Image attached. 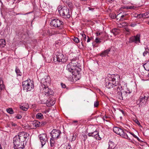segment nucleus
Wrapping results in <instances>:
<instances>
[{
  "instance_id": "obj_36",
  "label": "nucleus",
  "mask_w": 149,
  "mask_h": 149,
  "mask_svg": "<svg viewBox=\"0 0 149 149\" xmlns=\"http://www.w3.org/2000/svg\"><path fill=\"white\" fill-rule=\"evenodd\" d=\"M6 111L8 113L10 114H12L13 113V111L11 108H9L7 109Z\"/></svg>"
},
{
  "instance_id": "obj_51",
  "label": "nucleus",
  "mask_w": 149,
  "mask_h": 149,
  "mask_svg": "<svg viewBox=\"0 0 149 149\" xmlns=\"http://www.w3.org/2000/svg\"><path fill=\"white\" fill-rule=\"evenodd\" d=\"M49 102L50 103V105H53L55 103V102L53 101L52 100H50Z\"/></svg>"
},
{
  "instance_id": "obj_9",
  "label": "nucleus",
  "mask_w": 149,
  "mask_h": 149,
  "mask_svg": "<svg viewBox=\"0 0 149 149\" xmlns=\"http://www.w3.org/2000/svg\"><path fill=\"white\" fill-rule=\"evenodd\" d=\"M140 35L137 34L135 36H132L129 39V42L130 43L134 42L136 44H139L140 43Z\"/></svg>"
},
{
  "instance_id": "obj_32",
  "label": "nucleus",
  "mask_w": 149,
  "mask_h": 149,
  "mask_svg": "<svg viewBox=\"0 0 149 149\" xmlns=\"http://www.w3.org/2000/svg\"><path fill=\"white\" fill-rule=\"evenodd\" d=\"M56 139H54L52 138H51L50 141V144L51 146L53 147L54 146L55 143V140Z\"/></svg>"
},
{
  "instance_id": "obj_8",
  "label": "nucleus",
  "mask_w": 149,
  "mask_h": 149,
  "mask_svg": "<svg viewBox=\"0 0 149 149\" xmlns=\"http://www.w3.org/2000/svg\"><path fill=\"white\" fill-rule=\"evenodd\" d=\"M38 137L42 147L48 142V136L46 134L43 133L40 134Z\"/></svg>"
},
{
  "instance_id": "obj_15",
  "label": "nucleus",
  "mask_w": 149,
  "mask_h": 149,
  "mask_svg": "<svg viewBox=\"0 0 149 149\" xmlns=\"http://www.w3.org/2000/svg\"><path fill=\"white\" fill-rule=\"evenodd\" d=\"M73 65L70 63L67 65V69L70 72L72 73V75H76L75 72H74V69Z\"/></svg>"
},
{
  "instance_id": "obj_27",
  "label": "nucleus",
  "mask_w": 149,
  "mask_h": 149,
  "mask_svg": "<svg viewBox=\"0 0 149 149\" xmlns=\"http://www.w3.org/2000/svg\"><path fill=\"white\" fill-rule=\"evenodd\" d=\"M145 49V51L143 53V55L144 56H146L148 54H149V49H148L147 46H146V47H144Z\"/></svg>"
},
{
  "instance_id": "obj_12",
  "label": "nucleus",
  "mask_w": 149,
  "mask_h": 149,
  "mask_svg": "<svg viewBox=\"0 0 149 149\" xmlns=\"http://www.w3.org/2000/svg\"><path fill=\"white\" fill-rule=\"evenodd\" d=\"M57 61L60 62L65 63L67 61V58L64 56L61 53H58L56 55Z\"/></svg>"
},
{
  "instance_id": "obj_5",
  "label": "nucleus",
  "mask_w": 149,
  "mask_h": 149,
  "mask_svg": "<svg viewBox=\"0 0 149 149\" xmlns=\"http://www.w3.org/2000/svg\"><path fill=\"white\" fill-rule=\"evenodd\" d=\"M16 136L13 139V144L15 149H23L24 148V143L22 142Z\"/></svg>"
},
{
  "instance_id": "obj_41",
  "label": "nucleus",
  "mask_w": 149,
  "mask_h": 149,
  "mask_svg": "<svg viewBox=\"0 0 149 149\" xmlns=\"http://www.w3.org/2000/svg\"><path fill=\"white\" fill-rule=\"evenodd\" d=\"M143 14L144 18H147L149 17V12H146Z\"/></svg>"
},
{
  "instance_id": "obj_38",
  "label": "nucleus",
  "mask_w": 149,
  "mask_h": 149,
  "mask_svg": "<svg viewBox=\"0 0 149 149\" xmlns=\"http://www.w3.org/2000/svg\"><path fill=\"white\" fill-rule=\"evenodd\" d=\"M73 40L75 42L77 43H78L80 42L79 40V38L76 37H74L73 38Z\"/></svg>"
},
{
  "instance_id": "obj_48",
  "label": "nucleus",
  "mask_w": 149,
  "mask_h": 149,
  "mask_svg": "<svg viewBox=\"0 0 149 149\" xmlns=\"http://www.w3.org/2000/svg\"><path fill=\"white\" fill-rule=\"evenodd\" d=\"M142 17L144 18V16L143 15V14H138L137 18H141Z\"/></svg>"
},
{
  "instance_id": "obj_49",
  "label": "nucleus",
  "mask_w": 149,
  "mask_h": 149,
  "mask_svg": "<svg viewBox=\"0 0 149 149\" xmlns=\"http://www.w3.org/2000/svg\"><path fill=\"white\" fill-rule=\"evenodd\" d=\"M136 25V24L135 22H134L131 23L130 25V26L132 27H134Z\"/></svg>"
},
{
  "instance_id": "obj_45",
  "label": "nucleus",
  "mask_w": 149,
  "mask_h": 149,
  "mask_svg": "<svg viewBox=\"0 0 149 149\" xmlns=\"http://www.w3.org/2000/svg\"><path fill=\"white\" fill-rule=\"evenodd\" d=\"M83 38V40L84 41H86V35L84 33L81 34Z\"/></svg>"
},
{
  "instance_id": "obj_37",
  "label": "nucleus",
  "mask_w": 149,
  "mask_h": 149,
  "mask_svg": "<svg viewBox=\"0 0 149 149\" xmlns=\"http://www.w3.org/2000/svg\"><path fill=\"white\" fill-rule=\"evenodd\" d=\"M129 133L131 134L136 139L138 140V141H139V142L141 141V140L139 139V138L136 135H135L133 133L129 132Z\"/></svg>"
},
{
  "instance_id": "obj_11",
  "label": "nucleus",
  "mask_w": 149,
  "mask_h": 149,
  "mask_svg": "<svg viewBox=\"0 0 149 149\" xmlns=\"http://www.w3.org/2000/svg\"><path fill=\"white\" fill-rule=\"evenodd\" d=\"M28 134L27 133L24 132H19L17 135H16L18 138L22 141V142L24 143L28 136Z\"/></svg>"
},
{
  "instance_id": "obj_25",
  "label": "nucleus",
  "mask_w": 149,
  "mask_h": 149,
  "mask_svg": "<svg viewBox=\"0 0 149 149\" xmlns=\"http://www.w3.org/2000/svg\"><path fill=\"white\" fill-rule=\"evenodd\" d=\"M111 32L113 34L114 36H116L119 33L118 29L116 28H114L111 31Z\"/></svg>"
},
{
  "instance_id": "obj_22",
  "label": "nucleus",
  "mask_w": 149,
  "mask_h": 149,
  "mask_svg": "<svg viewBox=\"0 0 149 149\" xmlns=\"http://www.w3.org/2000/svg\"><path fill=\"white\" fill-rule=\"evenodd\" d=\"M6 45V41L4 39L0 40V48H1L4 47Z\"/></svg>"
},
{
  "instance_id": "obj_62",
  "label": "nucleus",
  "mask_w": 149,
  "mask_h": 149,
  "mask_svg": "<svg viewBox=\"0 0 149 149\" xmlns=\"http://www.w3.org/2000/svg\"><path fill=\"white\" fill-rule=\"evenodd\" d=\"M11 124L14 127H15L17 125V124L15 123H12Z\"/></svg>"
},
{
  "instance_id": "obj_57",
  "label": "nucleus",
  "mask_w": 149,
  "mask_h": 149,
  "mask_svg": "<svg viewBox=\"0 0 149 149\" xmlns=\"http://www.w3.org/2000/svg\"><path fill=\"white\" fill-rule=\"evenodd\" d=\"M41 125H42V126H43L45 125L46 124V122H41Z\"/></svg>"
},
{
  "instance_id": "obj_26",
  "label": "nucleus",
  "mask_w": 149,
  "mask_h": 149,
  "mask_svg": "<svg viewBox=\"0 0 149 149\" xmlns=\"http://www.w3.org/2000/svg\"><path fill=\"white\" fill-rule=\"evenodd\" d=\"M77 136L75 133L70 134V139L71 141H74L76 138Z\"/></svg>"
},
{
  "instance_id": "obj_47",
  "label": "nucleus",
  "mask_w": 149,
  "mask_h": 149,
  "mask_svg": "<svg viewBox=\"0 0 149 149\" xmlns=\"http://www.w3.org/2000/svg\"><path fill=\"white\" fill-rule=\"evenodd\" d=\"M134 120L136 122V123L138 125H140V123L139 120L136 118L134 119Z\"/></svg>"
},
{
  "instance_id": "obj_31",
  "label": "nucleus",
  "mask_w": 149,
  "mask_h": 149,
  "mask_svg": "<svg viewBox=\"0 0 149 149\" xmlns=\"http://www.w3.org/2000/svg\"><path fill=\"white\" fill-rule=\"evenodd\" d=\"M4 88V85L3 84V82L1 78L0 77V89L2 90Z\"/></svg>"
},
{
  "instance_id": "obj_34",
  "label": "nucleus",
  "mask_w": 149,
  "mask_h": 149,
  "mask_svg": "<svg viewBox=\"0 0 149 149\" xmlns=\"http://www.w3.org/2000/svg\"><path fill=\"white\" fill-rule=\"evenodd\" d=\"M66 5L71 9L73 8V5L72 3L70 2H68L66 3Z\"/></svg>"
},
{
  "instance_id": "obj_33",
  "label": "nucleus",
  "mask_w": 149,
  "mask_h": 149,
  "mask_svg": "<svg viewBox=\"0 0 149 149\" xmlns=\"http://www.w3.org/2000/svg\"><path fill=\"white\" fill-rule=\"evenodd\" d=\"M102 39L99 38L98 37H96L95 40V42L97 44L100 43L101 42V40Z\"/></svg>"
},
{
  "instance_id": "obj_54",
  "label": "nucleus",
  "mask_w": 149,
  "mask_h": 149,
  "mask_svg": "<svg viewBox=\"0 0 149 149\" xmlns=\"http://www.w3.org/2000/svg\"><path fill=\"white\" fill-rule=\"evenodd\" d=\"M22 116L20 115H17L15 117V118L18 119H20L22 118Z\"/></svg>"
},
{
  "instance_id": "obj_7",
  "label": "nucleus",
  "mask_w": 149,
  "mask_h": 149,
  "mask_svg": "<svg viewBox=\"0 0 149 149\" xmlns=\"http://www.w3.org/2000/svg\"><path fill=\"white\" fill-rule=\"evenodd\" d=\"M149 97V94L148 92L146 93L143 95V96H141L140 97L136 102L138 105L139 104V107H140V105L142 106L145 104L147 101Z\"/></svg>"
},
{
  "instance_id": "obj_21",
  "label": "nucleus",
  "mask_w": 149,
  "mask_h": 149,
  "mask_svg": "<svg viewBox=\"0 0 149 149\" xmlns=\"http://www.w3.org/2000/svg\"><path fill=\"white\" fill-rule=\"evenodd\" d=\"M77 59V57H74L73 58L71 59V64L73 65V67H77L78 63L76 61Z\"/></svg>"
},
{
  "instance_id": "obj_18",
  "label": "nucleus",
  "mask_w": 149,
  "mask_h": 149,
  "mask_svg": "<svg viewBox=\"0 0 149 149\" xmlns=\"http://www.w3.org/2000/svg\"><path fill=\"white\" fill-rule=\"evenodd\" d=\"M97 129H96V130L94 132H91L92 133H88V135L89 136L91 137H93L95 136L96 139H97L98 137H99V131Z\"/></svg>"
},
{
  "instance_id": "obj_13",
  "label": "nucleus",
  "mask_w": 149,
  "mask_h": 149,
  "mask_svg": "<svg viewBox=\"0 0 149 149\" xmlns=\"http://www.w3.org/2000/svg\"><path fill=\"white\" fill-rule=\"evenodd\" d=\"M42 91L45 95H52L54 94V92L52 90L49 89L48 86H45L42 85Z\"/></svg>"
},
{
  "instance_id": "obj_23",
  "label": "nucleus",
  "mask_w": 149,
  "mask_h": 149,
  "mask_svg": "<svg viewBox=\"0 0 149 149\" xmlns=\"http://www.w3.org/2000/svg\"><path fill=\"white\" fill-rule=\"evenodd\" d=\"M32 124L33 125V127H37L40 126V123L38 121L34 120L33 121Z\"/></svg>"
},
{
  "instance_id": "obj_16",
  "label": "nucleus",
  "mask_w": 149,
  "mask_h": 149,
  "mask_svg": "<svg viewBox=\"0 0 149 149\" xmlns=\"http://www.w3.org/2000/svg\"><path fill=\"white\" fill-rule=\"evenodd\" d=\"M119 87L120 88V90H116L115 92H117V97L118 98L121 100H123V94L122 93V92L121 91V88H122V87L121 86H119Z\"/></svg>"
},
{
  "instance_id": "obj_2",
  "label": "nucleus",
  "mask_w": 149,
  "mask_h": 149,
  "mask_svg": "<svg viewBox=\"0 0 149 149\" xmlns=\"http://www.w3.org/2000/svg\"><path fill=\"white\" fill-rule=\"evenodd\" d=\"M63 22L60 20L56 19L52 20L50 24L53 26L57 28L58 30L54 31V33L56 34L61 33L64 29L63 28Z\"/></svg>"
},
{
  "instance_id": "obj_10",
  "label": "nucleus",
  "mask_w": 149,
  "mask_h": 149,
  "mask_svg": "<svg viewBox=\"0 0 149 149\" xmlns=\"http://www.w3.org/2000/svg\"><path fill=\"white\" fill-rule=\"evenodd\" d=\"M61 134V132L59 130L53 129L50 133V134L52 138L54 139H57L60 138Z\"/></svg>"
},
{
  "instance_id": "obj_56",
  "label": "nucleus",
  "mask_w": 149,
  "mask_h": 149,
  "mask_svg": "<svg viewBox=\"0 0 149 149\" xmlns=\"http://www.w3.org/2000/svg\"><path fill=\"white\" fill-rule=\"evenodd\" d=\"M83 137L84 138V141L86 140L87 138V135H84L83 136Z\"/></svg>"
},
{
  "instance_id": "obj_64",
  "label": "nucleus",
  "mask_w": 149,
  "mask_h": 149,
  "mask_svg": "<svg viewBox=\"0 0 149 149\" xmlns=\"http://www.w3.org/2000/svg\"><path fill=\"white\" fill-rule=\"evenodd\" d=\"M125 16L124 15H122L121 16V17L120 18V20H123L122 19H123V17Z\"/></svg>"
},
{
  "instance_id": "obj_39",
  "label": "nucleus",
  "mask_w": 149,
  "mask_h": 149,
  "mask_svg": "<svg viewBox=\"0 0 149 149\" xmlns=\"http://www.w3.org/2000/svg\"><path fill=\"white\" fill-rule=\"evenodd\" d=\"M102 118L104 121H106L107 122H109V120H106L105 119H109V117L105 116L103 117H102Z\"/></svg>"
},
{
  "instance_id": "obj_44",
  "label": "nucleus",
  "mask_w": 149,
  "mask_h": 149,
  "mask_svg": "<svg viewBox=\"0 0 149 149\" xmlns=\"http://www.w3.org/2000/svg\"><path fill=\"white\" fill-rule=\"evenodd\" d=\"M99 102L97 101H96L94 102V106L95 107H97L99 106Z\"/></svg>"
},
{
  "instance_id": "obj_61",
  "label": "nucleus",
  "mask_w": 149,
  "mask_h": 149,
  "mask_svg": "<svg viewBox=\"0 0 149 149\" xmlns=\"http://www.w3.org/2000/svg\"><path fill=\"white\" fill-rule=\"evenodd\" d=\"M134 17H137L138 14L136 13H135L133 15Z\"/></svg>"
},
{
  "instance_id": "obj_6",
  "label": "nucleus",
  "mask_w": 149,
  "mask_h": 149,
  "mask_svg": "<svg viewBox=\"0 0 149 149\" xmlns=\"http://www.w3.org/2000/svg\"><path fill=\"white\" fill-rule=\"evenodd\" d=\"M22 86L24 90L26 91L31 90L34 88V84L30 79L24 81L22 83Z\"/></svg>"
},
{
  "instance_id": "obj_53",
  "label": "nucleus",
  "mask_w": 149,
  "mask_h": 149,
  "mask_svg": "<svg viewBox=\"0 0 149 149\" xmlns=\"http://www.w3.org/2000/svg\"><path fill=\"white\" fill-rule=\"evenodd\" d=\"M125 31L126 32H130V30L127 27H125L124 29V31Z\"/></svg>"
},
{
  "instance_id": "obj_52",
  "label": "nucleus",
  "mask_w": 149,
  "mask_h": 149,
  "mask_svg": "<svg viewBox=\"0 0 149 149\" xmlns=\"http://www.w3.org/2000/svg\"><path fill=\"white\" fill-rule=\"evenodd\" d=\"M117 26L119 28H122L123 27L122 23H117Z\"/></svg>"
},
{
  "instance_id": "obj_63",
  "label": "nucleus",
  "mask_w": 149,
  "mask_h": 149,
  "mask_svg": "<svg viewBox=\"0 0 149 149\" xmlns=\"http://www.w3.org/2000/svg\"><path fill=\"white\" fill-rule=\"evenodd\" d=\"M88 8L89 9V10L93 11L94 10V8H93L88 7Z\"/></svg>"
},
{
  "instance_id": "obj_30",
  "label": "nucleus",
  "mask_w": 149,
  "mask_h": 149,
  "mask_svg": "<svg viewBox=\"0 0 149 149\" xmlns=\"http://www.w3.org/2000/svg\"><path fill=\"white\" fill-rule=\"evenodd\" d=\"M36 118L38 119H42L44 118L43 114L41 113H38L36 116Z\"/></svg>"
},
{
  "instance_id": "obj_40",
  "label": "nucleus",
  "mask_w": 149,
  "mask_h": 149,
  "mask_svg": "<svg viewBox=\"0 0 149 149\" xmlns=\"http://www.w3.org/2000/svg\"><path fill=\"white\" fill-rule=\"evenodd\" d=\"M148 64L147 63L144 64L143 66L145 69L146 70H149L148 68Z\"/></svg>"
},
{
  "instance_id": "obj_55",
  "label": "nucleus",
  "mask_w": 149,
  "mask_h": 149,
  "mask_svg": "<svg viewBox=\"0 0 149 149\" xmlns=\"http://www.w3.org/2000/svg\"><path fill=\"white\" fill-rule=\"evenodd\" d=\"M61 85L62 87L63 88H65L66 87V86H65V84L63 83H61Z\"/></svg>"
},
{
  "instance_id": "obj_43",
  "label": "nucleus",
  "mask_w": 149,
  "mask_h": 149,
  "mask_svg": "<svg viewBox=\"0 0 149 149\" xmlns=\"http://www.w3.org/2000/svg\"><path fill=\"white\" fill-rule=\"evenodd\" d=\"M119 15V14L117 16H116V15L115 14H112L110 15V17L112 19H114L116 18Z\"/></svg>"
},
{
  "instance_id": "obj_14",
  "label": "nucleus",
  "mask_w": 149,
  "mask_h": 149,
  "mask_svg": "<svg viewBox=\"0 0 149 149\" xmlns=\"http://www.w3.org/2000/svg\"><path fill=\"white\" fill-rule=\"evenodd\" d=\"M51 79L49 77L46 76L41 80V85L48 86L50 84Z\"/></svg>"
},
{
  "instance_id": "obj_1",
  "label": "nucleus",
  "mask_w": 149,
  "mask_h": 149,
  "mask_svg": "<svg viewBox=\"0 0 149 149\" xmlns=\"http://www.w3.org/2000/svg\"><path fill=\"white\" fill-rule=\"evenodd\" d=\"M120 79V76L118 74H109L105 79V87L109 89L113 88L115 90H120L119 85L116 84V82H118Z\"/></svg>"
},
{
  "instance_id": "obj_29",
  "label": "nucleus",
  "mask_w": 149,
  "mask_h": 149,
  "mask_svg": "<svg viewBox=\"0 0 149 149\" xmlns=\"http://www.w3.org/2000/svg\"><path fill=\"white\" fill-rule=\"evenodd\" d=\"M96 128L94 126H91L89 127L88 130L89 132L88 133H92L91 132L94 131L96 130Z\"/></svg>"
},
{
  "instance_id": "obj_17",
  "label": "nucleus",
  "mask_w": 149,
  "mask_h": 149,
  "mask_svg": "<svg viewBox=\"0 0 149 149\" xmlns=\"http://www.w3.org/2000/svg\"><path fill=\"white\" fill-rule=\"evenodd\" d=\"M122 93L123 94V96L124 97H126L128 95L130 94L131 92L130 91L128 88L127 87L125 88L122 89Z\"/></svg>"
},
{
  "instance_id": "obj_20",
  "label": "nucleus",
  "mask_w": 149,
  "mask_h": 149,
  "mask_svg": "<svg viewBox=\"0 0 149 149\" xmlns=\"http://www.w3.org/2000/svg\"><path fill=\"white\" fill-rule=\"evenodd\" d=\"M110 51V49L109 48L107 49L101 53L100 55L102 57H104L106 56H108V55Z\"/></svg>"
},
{
  "instance_id": "obj_42",
  "label": "nucleus",
  "mask_w": 149,
  "mask_h": 149,
  "mask_svg": "<svg viewBox=\"0 0 149 149\" xmlns=\"http://www.w3.org/2000/svg\"><path fill=\"white\" fill-rule=\"evenodd\" d=\"M64 149H72L71 148L70 145V144L68 143V146H64Z\"/></svg>"
},
{
  "instance_id": "obj_19",
  "label": "nucleus",
  "mask_w": 149,
  "mask_h": 149,
  "mask_svg": "<svg viewBox=\"0 0 149 149\" xmlns=\"http://www.w3.org/2000/svg\"><path fill=\"white\" fill-rule=\"evenodd\" d=\"M108 145V148L107 149H114L116 146V144L111 141H109Z\"/></svg>"
},
{
  "instance_id": "obj_46",
  "label": "nucleus",
  "mask_w": 149,
  "mask_h": 149,
  "mask_svg": "<svg viewBox=\"0 0 149 149\" xmlns=\"http://www.w3.org/2000/svg\"><path fill=\"white\" fill-rule=\"evenodd\" d=\"M20 108L21 109H22V110H24V111H26L28 109L27 108H26L25 107H24L23 106H20Z\"/></svg>"
},
{
  "instance_id": "obj_50",
  "label": "nucleus",
  "mask_w": 149,
  "mask_h": 149,
  "mask_svg": "<svg viewBox=\"0 0 149 149\" xmlns=\"http://www.w3.org/2000/svg\"><path fill=\"white\" fill-rule=\"evenodd\" d=\"M122 24L123 27L128 26L127 23L126 22L122 23Z\"/></svg>"
},
{
  "instance_id": "obj_60",
  "label": "nucleus",
  "mask_w": 149,
  "mask_h": 149,
  "mask_svg": "<svg viewBox=\"0 0 149 149\" xmlns=\"http://www.w3.org/2000/svg\"><path fill=\"white\" fill-rule=\"evenodd\" d=\"M108 2L111 3L113 2L114 0H107Z\"/></svg>"
},
{
  "instance_id": "obj_35",
  "label": "nucleus",
  "mask_w": 149,
  "mask_h": 149,
  "mask_svg": "<svg viewBox=\"0 0 149 149\" xmlns=\"http://www.w3.org/2000/svg\"><path fill=\"white\" fill-rule=\"evenodd\" d=\"M122 8L123 9H134L135 7L134 6H123L122 7Z\"/></svg>"
},
{
  "instance_id": "obj_58",
  "label": "nucleus",
  "mask_w": 149,
  "mask_h": 149,
  "mask_svg": "<svg viewBox=\"0 0 149 149\" xmlns=\"http://www.w3.org/2000/svg\"><path fill=\"white\" fill-rule=\"evenodd\" d=\"M101 33H100L99 32H97L96 33V36L97 37L98 36L101 34Z\"/></svg>"
},
{
  "instance_id": "obj_24",
  "label": "nucleus",
  "mask_w": 149,
  "mask_h": 149,
  "mask_svg": "<svg viewBox=\"0 0 149 149\" xmlns=\"http://www.w3.org/2000/svg\"><path fill=\"white\" fill-rule=\"evenodd\" d=\"M80 66H79V64H78L77 65V67H74V72H75V71H76L77 73L78 74H79V72L81 70V68L80 67Z\"/></svg>"
},
{
  "instance_id": "obj_28",
  "label": "nucleus",
  "mask_w": 149,
  "mask_h": 149,
  "mask_svg": "<svg viewBox=\"0 0 149 149\" xmlns=\"http://www.w3.org/2000/svg\"><path fill=\"white\" fill-rule=\"evenodd\" d=\"M15 72L17 76H21L22 75V72L20 71L19 69L17 67L16 68Z\"/></svg>"
},
{
  "instance_id": "obj_59",
  "label": "nucleus",
  "mask_w": 149,
  "mask_h": 149,
  "mask_svg": "<svg viewBox=\"0 0 149 149\" xmlns=\"http://www.w3.org/2000/svg\"><path fill=\"white\" fill-rule=\"evenodd\" d=\"M87 37H88V39H87V42H89L91 41V39L88 36H87Z\"/></svg>"
},
{
  "instance_id": "obj_3",
  "label": "nucleus",
  "mask_w": 149,
  "mask_h": 149,
  "mask_svg": "<svg viewBox=\"0 0 149 149\" xmlns=\"http://www.w3.org/2000/svg\"><path fill=\"white\" fill-rule=\"evenodd\" d=\"M113 129V132L115 133L123 138L128 139L130 142L132 141L129 137L128 135L124 132L122 129L117 127H114Z\"/></svg>"
},
{
  "instance_id": "obj_4",
  "label": "nucleus",
  "mask_w": 149,
  "mask_h": 149,
  "mask_svg": "<svg viewBox=\"0 0 149 149\" xmlns=\"http://www.w3.org/2000/svg\"><path fill=\"white\" fill-rule=\"evenodd\" d=\"M58 10L60 15L63 17L64 18H69L70 17L69 9L66 7H59L58 8Z\"/></svg>"
}]
</instances>
